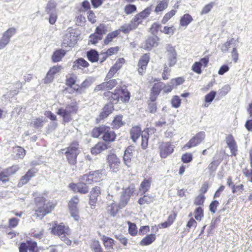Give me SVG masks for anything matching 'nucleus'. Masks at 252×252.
<instances>
[{"instance_id":"f257e3e1","label":"nucleus","mask_w":252,"mask_h":252,"mask_svg":"<svg viewBox=\"0 0 252 252\" xmlns=\"http://www.w3.org/2000/svg\"><path fill=\"white\" fill-rule=\"evenodd\" d=\"M34 202V214L40 219H42L45 216L51 213L57 205L56 201L48 200L43 196H38L35 198Z\"/></svg>"},{"instance_id":"f03ea898","label":"nucleus","mask_w":252,"mask_h":252,"mask_svg":"<svg viewBox=\"0 0 252 252\" xmlns=\"http://www.w3.org/2000/svg\"><path fill=\"white\" fill-rule=\"evenodd\" d=\"M91 135L92 137L95 138H98L101 136L103 142L107 143L108 145L114 142L117 137L116 133L111 129L110 126L103 125L95 126L92 130Z\"/></svg>"},{"instance_id":"7ed1b4c3","label":"nucleus","mask_w":252,"mask_h":252,"mask_svg":"<svg viewBox=\"0 0 252 252\" xmlns=\"http://www.w3.org/2000/svg\"><path fill=\"white\" fill-rule=\"evenodd\" d=\"M152 11L151 6L145 8L143 11L136 14L130 20L129 24L122 26V32L128 34L131 31L135 30L141 24L143 20L148 18Z\"/></svg>"},{"instance_id":"20e7f679","label":"nucleus","mask_w":252,"mask_h":252,"mask_svg":"<svg viewBox=\"0 0 252 252\" xmlns=\"http://www.w3.org/2000/svg\"><path fill=\"white\" fill-rule=\"evenodd\" d=\"M51 232L52 234L58 236L68 246L71 245L72 241L68 237L71 234L70 229L63 222L58 223L57 221H55L51 228Z\"/></svg>"},{"instance_id":"39448f33","label":"nucleus","mask_w":252,"mask_h":252,"mask_svg":"<svg viewBox=\"0 0 252 252\" xmlns=\"http://www.w3.org/2000/svg\"><path fill=\"white\" fill-rule=\"evenodd\" d=\"M80 153V145L77 140L71 142L65 149L64 155L66 160L70 165H75L77 162V157Z\"/></svg>"},{"instance_id":"423d86ee","label":"nucleus","mask_w":252,"mask_h":252,"mask_svg":"<svg viewBox=\"0 0 252 252\" xmlns=\"http://www.w3.org/2000/svg\"><path fill=\"white\" fill-rule=\"evenodd\" d=\"M129 134L130 138L134 143L136 142L139 137L141 136V148L143 149H146L148 147L149 139L148 128L142 131L139 126H133L129 130Z\"/></svg>"},{"instance_id":"0eeeda50","label":"nucleus","mask_w":252,"mask_h":252,"mask_svg":"<svg viewBox=\"0 0 252 252\" xmlns=\"http://www.w3.org/2000/svg\"><path fill=\"white\" fill-rule=\"evenodd\" d=\"M78 110V106L75 102L66 105L65 108L62 107L59 108L57 114L62 118L64 123H67L72 121V115L76 114Z\"/></svg>"},{"instance_id":"6e6552de","label":"nucleus","mask_w":252,"mask_h":252,"mask_svg":"<svg viewBox=\"0 0 252 252\" xmlns=\"http://www.w3.org/2000/svg\"><path fill=\"white\" fill-rule=\"evenodd\" d=\"M103 177L104 170L103 169H98L90 171L84 174L80 177V180L88 185H92L102 181L103 180Z\"/></svg>"},{"instance_id":"1a4fd4ad","label":"nucleus","mask_w":252,"mask_h":252,"mask_svg":"<svg viewBox=\"0 0 252 252\" xmlns=\"http://www.w3.org/2000/svg\"><path fill=\"white\" fill-rule=\"evenodd\" d=\"M77 42V35L76 34L75 30L72 28H69L67 29L64 33L61 46L63 48H72Z\"/></svg>"},{"instance_id":"9d476101","label":"nucleus","mask_w":252,"mask_h":252,"mask_svg":"<svg viewBox=\"0 0 252 252\" xmlns=\"http://www.w3.org/2000/svg\"><path fill=\"white\" fill-rule=\"evenodd\" d=\"M79 202L80 199L77 195L72 196L68 202L67 206L70 214L75 220H78L80 218L78 207Z\"/></svg>"},{"instance_id":"9b49d317","label":"nucleus","mask_w":252,"mask_h":252,"mask_svg":"<svg viewBox=\"0 0 252 252\" xmlns=\"http://www.w3.org/2000/svg\"><path fill=\"white\" fill-rule=\"evenodd\" d=\"M136 190L134 185H131L123 190L120 197L119 205L120 207H125L128 203L131 196L135 193Z\"/></svg>"},{"instance_id":"f8f14e48","label":"nucleus","mask_w":252,"mask_h":252,"mask_svg":"<svg viewBox=\"0 0 252 252\" xmlns=\"http://www.w3.org/2000/svg\"><path fill=\"white\" fill-rule=\"evenodd\" d=\"M205 136V133L204 131H200L197 133L183 146L182 149L186 150L198 146L203 141Z\"/></svg>"},{"instance_id":"ddd939ff","label":"nucleus","mask_w":252,"mask_h":252,"mask_svg":"<svg viewBox=\"0 0 252 252\" xmlns=\"http://www.w3.org/2000/svg\"><path fill=\"white\" fill-rule=\"evenodd\" d=\"M101 194V189L100 187L95 186L93 187L88 195L89 204L92 209H94L96 204L98 201V198Z\"/></svg>"},{"instance_id":"4468645a","label":"nucleus","mask_w":252,"mask_h":252,"mask_svg":"<svg viewBox=\"0 0 252 252\" xmlns=\"http://www.w3.org/2000/svg\"><path fill=\"white\" fill-rule=\"evenodd\" d=\"M158 149L160 157L165 158L173 153L174 147L171 142H162L159 143Z\"/></svg>"},{"instance_id":"2eb2a0df","label":"nucleus","mask_w":252,"mask_h":252,"mask_svg":"<svg viewBox=\"0 0 252 252\" xmlns=\"http://www.w3.org/2000/svg\"><path fill=\"white\" fill-rule=\"evenodd\" d=\"M16 29L11 27L8 28L2 33L0 39V50L3 49L9 44L10 38L16 34Z\"/></svg>"},{"instance_id":"dca6fc26","label":"nucleus","mask_w":252,"mask_h":252,"mask_svg":"<svg viewBox=\"0 0 252 252\" xmlns=\"http://www.w3.org/2000/svg\"><path fill=\"white\" fill-rule=\"evenodd\" d=\"M88 184L83 181L77 183H71L69 184V188L75 193L86 194L89 192V187Z\"/></svg>"},{"instance_id":"f3484780","label":"nucleus","mask_w":252,"mask_h":252,"mask_svg":"<svg viewBox=\"0 0 252 252\" xmlns=\"http://www.w3.org/2000/svg\"><path fill=\"white\" fill-rule=\"evenodd\" d=\"M106 160L109 167L112 172H117L120 170L121 160L116 154L110 153L108 155Z\"/></svg>"},{"instance_id":"a211bd4d","label":"nucleus","mask_w":252,"mask_h":252,"mask_svg":"<svg viewBox=\"0 0 252 252\" xmlns=\"http://www.w3.org/2000/svg\"><path fill=\"white\" fill-rule=\"evenodd\" d=\"M118 85L117 80L115 79H109L105 81L102 83L96 85L94 90V92L103 90H111L114 88Z\"/></svg>"},{"instance_id":"6ab92c4d","label":"nucleus","mask_w":252,"mask_h":252,"mask_svg":"<svg viewBox=\"0 0 252 252\" xmlns=\"http://www.w3.org/2000/svg\"><path fill=\"white\" fill-rule=\"evenodd\" d=\"M19 252H39V249L37 243L32 240H27L26 242H22L19 247Z\"/></svg>"},{"instance_id":"aec40b11","label":"nucleus","mask_w":252,"mask_h":252,"mask_svg":"<svg viewBox=\"0 0 252 252\" xmlns=\"http://www.w3.org/2000/svg\"><path fill=\"white\" fill-rule=\"evenodd\" d=\"M19 167L17 165H13L0 172V182L3 184L6 183L10 181V176L14 174Z\"/></svg>"},{"instance_id":"412c9836","label":"nucleus","mask_w":252,"mask_h":252,"mask_svg":"<svg viewBox=\"0 0 252 252\" xmlns=\"http://www.w3.org/2000/svg\"><path fill=\"white\" fill-rule=\"evenodd\" d=\"M150 59L149 53H145L140 57L137 65V71L139 74L142 75L146 72Z\"/></svg>"},{"instance_id":"4be33fe9","label":"nucleus","mask_w":252,"mask_h":252,"mask_svg":"<svg viewBox=\"0 0 252 252\" xmlns=\"http://www.w3.org/2000/svg\"><path fill=\"white\" fill-rule=\"evenodd\" d=\"M159 40L160 38L157 36H149L142 44V47L146 50H151L154 47L158 46Z\"/></svg>"},{"instance_id":"5701e85b","label":"nucleus","mask_w":252,"mask_h":252,"mask_svg":"<svg viewBox=\"0 0 252 252\" xmlns=\"http://www.w3.org/2000/svg\"><path fill=\"white\" fill-rule=\"evenodd\" d=\"M163 83L158 82L155 83L151 88L149 95V98L153 101L157 100L158 95L162 90V85Z\"/></svg>"},{"instance_id":"b1692460","label":"nucleus","mask_w":252,"mask_h":252,"mask_svg":"<svg viewBox=\"0 0 252 252\" xmlns=\"http://www.w3.org/2000/svg\"><path fill=\"white\" fill-rule=\"evenodd\" d=\"M36 172L37 170L35 169L32 168L29 169L24 176L21 177L17 184V187L21 188L27 184L31 178L35 176Z\"/></svg>"},{"instance_id":"393cba45","label":"nucleus","mask_w":252,"mask_h":252,"mask_svg":"<svg viewBox=\"0 0 252 252\" xmlns=\"http://www.w3.org/2000/svg\"><path fill=\"white\" fill-rule=\"evenodd\" d=\"M110 147V145L107 143L99 141L91 149V153L93 155L96 156Z\"/></svg>"},{"instance_id":"a878e982","label":"nucleus","mask_w":252,"mask_h":252,"mask_svg":"<svg viewBox=\"0 0 252 252\" xmlns=\"http://www.w3.org/2000/svg\"><path fill=\"white\" fill-rule=\"evenodd\" d=\"M226 143L229 147L231 155L236 156L237 154V145L232 134L228 135L225 138Z\"/></svg>"},{"instance_id":"bb28decb","label":"nucleus","mask_w":252,"mask_h":252,"mask_svg":"<svg viewBox=\"0 0 252 252\" xmlns=\"http://www.w3.org/2000/svg\"><path fill=\"white\" fill-rule=\"evenodd\" d=\"M103 95L107 100L113 104H117L119 101V89L117 88L113 92L107 91L104 93Z\"/></svg>"},{"instance_id":"cd10ccee","label":"nucleus","mask_w":252,"mask_h":252,"mask_svg":"<svg viewBox=\"0 0 252 252\" xmlns=\"http://www.w3.org/2000/svg\"><path fill=\"white\" fill-rule=\"evenodd\" d=\"M62 66L60 65H56L51 67L47 72L45 78V83H49L51 82L54 78V75L59 72L61 69Z\"/></svg>"},{"instance_id":"c85d7f7f","label":"nucleus","mask_w":252,"mask_h":252,"mask_svg":"<svg viewBox=\"0 0 252 252\" xmlns=\"http://www.w3.org/2000/svg\"><path fill=\"white\" fill-rule=\"evenodd\" d=\"M119 89V100L123 103H127L130 98V93L126 88L121 87L117 88Z\"/></svg>"},{"instance_id":"c756f323","label":"nucleus","mask_w":252,"mask_h":252,"mask_svg":"<svg viewBox=\"0 0 252 252\" xmlns=\"http://www.w3.org/2000/svg\"><path fill=\"white\" fill-rule=\"evenodd\" d=\"M152 183V178L151 177L144 179L139 186V192L142 194H145L150 189Z\"/></svg>"},{"instance_id":"7c9ffc66","label":"nucleus","mask_w":252,"mask_h":252,"mask_svg":"<svg viewBox=\"0 0 252 252\" xmlns=\"http://www.w3.org/2000/svg\"><path fill=\"white\" fill-rule=\"evenodd\" d=\"M114 110V107L112 104H107L103 107L102 111L99 113L97 120L99 121L106 118Z\"/></svg>"},{"instance_id":"2f4dec72","label":"nucleus","mask_w":252,"mask_h":252,"mask_svg":"<svg viewBox=\"0 0 252 252\" xmlns=\"http://www.w3.org/2000/svg\"><path fill=\"white\" fill-rule=\"evenodd\" d=\"M133 147L129 146L126 149L124 155V161L125 164L129 167L131 164V159L133 157Z\"/></svg>"},{"instance_id":"473e14b6","label":"nucleus","mask_w":252,"mask_h":252,"mask_svg":"<svg viewBox=\"0 0 252 252\" xmlns=\"http://www.w3.org/2000/svg\"><path fill=\"white\" fill-rule=\"evenodd\" d=\"M177 216V213L176 211L172 212L168 216L167 220L161 222L159 225L160 228H166L170 226L175 221Z\"/></svg>"},{"instance_id":"72a5a7b5","label":"nucleus","mask_w":252,"mask_h":252,"mask_svg":"<svg viewBox=\"0 0 252 252\" xmlns=\"http://www.w3.org/2000/svg\"><path fill=\"white\" fill-rule=\"evenodd\" d=\"M66 53V51L62 49L56 50L53 53L51 59L53 63L60 62Z\"/></svg>"},{"instance_id":"f704fd0d","label":"nucleus","mask_w":252,"mask_h":252,"mask_svg":"<svg viewBox=\"0 0 252 252\" xmlns=\"http://www.w3.org/2000/svg\"><path fill=\"white\" fill-rule=\"evenodd\" d=\"M143 195L140 197L138 200V203L141 205H149L153 203L155 200V196L149 194H143Z\"/></svg>"},{"instance_id":"c9c22d12","label":"nucleus","mask_w":252,"mask_h":252,"mask_svg":"<svg viewBox=\"0 0 252 252\" xmlns=\"http://www.w3.org/2000/svg\"><path fill=\"white\" fill-rule=\"evenodd\" d=\"M89 66V63L85 60L82 58H78L74 61L72 65L73 70H78L79 69H83L84 68L88 67Z\"/></svg>"},{"instance_id":"e433bc0d","label":"nucleus","mask_w":252,"mask_h":252,"mask_svg":"<svg viewBox=\"0 0 252 252\" xmlns=\"http://www.w3.org/2000/svg\"><path fill=\"white\" fill-rule=\"evenodd\" d=\"M156 235L155 234H150L147 235L141 239L139 244L141 246H147L152 244L156 240Z\"/></svg>"},{"instance_id":"4c0bfd02","label":"nucleus","mask_w":252,"mask_h":252,"mask_svg":"<svg viewBox=\"0 0 252 252\" xmlns=\"http://www.w3.org/2000/svg\"><path fill=\"white\" fill-rule=\"evenodd\" d=\"M89 85V82L88 80H85L80 85L78 84L76 85L73 87V90H71L69 93L73 94L74 93H77L81 94L84 92V89L88 87Z\"/></svg>"},{"instance_id":"58836bf2","label":"nucleus","mask_w":252,"mask_h":252,"mask_svg":"<svg viewBox=\"0 0 252 252\" xmlns=\"http://www.w3.org/2000/svg\"><path fill=\"white\" fill-rule=\"evenodd\" d=\"M101 240L106 249L111 250L113 249L115 245V241L113 239L103 235L101 236Z\"/></svg>"},{"instance_id":"ea45409f","label":"nucleus","mask_w":252,"mask_h":252,"mask_svg":"<svg viewBox=\"0 0 252 252\" xmlns=\"http://www.w3.org/2000/svg\"><path fill=\"white\" fill-rule=\"evenodd\" d=\"M121 32H122V26L120 27L119 29L115 30L107 34L105 39H104V44L106 45L108 44L109 43L112 41L114 38L117 37L120 34Z\"/></svg>"},{"instance_id":"a19ab883","label":"nucleus","mask_w":252,"mask_h":252,"mask_svg":"<svg viewBox=\"0 0 252 252\" xmlns=\"http://www.w3.org/2000/svg\"><path fill=\"white\" fill-rule=\"evenodd\" d=\"M77 76L74 74H70L66 76L65 84L68 88L73 90V87L76 85Z\"/></svg>"},{"instance_id":"79ce46f5","label":"nucleus","mask_w":252,"mask_h":252,"mask_svg":"<svg viewBox=\"0 0 252 252\" xmlns=\"http://www.w3.org/2000/svg\"><path fill=\"white\" fill-rule=\"evenodd\" d=\"M123 118L122 115H118L114 117L111 123V126L113 129H118L125 125V123L123 121Z\"/></svg>"},{"instance_id":"37998d69","label":"nucleus","mask_w":252,"mask_h":252,"mask_svg":"<svg viewBox=\"0 0 252 252\" xmlns=\"http://www.w3.org/2000/svg\"><path fill=\"white\" fill-rule=\"evenodd\" d=\"M221 161L220 159H216L213 160L210 163L207 168L210 175H212L214 174Z\"/></svg>"},{"instance_id":"c03bdc74","label":"nucleus","mask_w":252,"mask_h":252,"mask_svg":"<svg viewBox=\"0 0 252 252\" xmlns=\"http://www.w3.org/2000/svg\"><path fill=\"white\" fill-rule=\"evenodd\" d=\"M90 247L93 252H102L103 251L100 242L96 239L91 240Z\"/></svg>"},{"instance_id":"a18cd8bd","label":"nucleus","mask_w":252,"mask_h":252,"mask_svg":"<svg viewBox=\"0 0 252 252\" xmlns=\"http://www.w3.org/2000/svg\"><path fill=\"white\" fill-rule=\"evenodd\" d=\"M193 18L189 14H185L181 17L180 20V25L181 27H187L192 21Z\"/></svg>"},{"instance_id":"49530a36","label":"nucleus","mask_w":252,"mask_h":252,"mask_svg":"<svg viewBox=\"0 0 252 252\" xmlns=\"http://www.w3.org/2000/svg\"><path fill=\"white\" fill-rule=\"evenodd\" d=\"M87 57L89 61L92 63L97 62L99 59L98 52L94 50L91 49L87 52Z\"/></svg>"},{"instance_id":"de8ad7c7","label":"nucleus","mask_w":252,"mask_h":252,"mask_svg":"<svg viewBox=\"0 0 252 252\" xmlns=\"http://www.w3.org/2000/svg\"><path fill=\"white\" fill-rule=\"evenodd\" d=\"M168 6V0H162L159 1L158 4H157L155 9V12L156 13H158L159 12H162L165 10Z\"/></svg>"},{"instance_id":"09e8293b","label":"nucleus","mask_w":252,"mask_h":252,"mask_svg":"<svg viewBox=\"0 0 252 252\" xmlns=\"http://www.w3.org/2000/svg\"><path fill=\"white\" fill-rule=\"evenodd\" d=\"M250 160L251 169L245 168L243 170V173L245 177L251 178L250 181L252 183V148L250 151Z\"/></svg>"},{"instance_id":"8fccbe9b","label":"nucleus","mask_w":252,"mask_h":252,"mask_svg":"<svg viewBox=\"0 0 252 252\" xmlns=\"http://www.w3.org/2000/svg\"><path fill=\"white\" fill-rule=\"evenodd\" d=\"M127 224L128 225V232L129 235L133 237L136 236L138 234V229L136 224L129 221H127Z\"/></svg>"},{"instance_id":"3c124183","label":"nucleus","mask_w":252,"mask_h":252,"mask_svg":"<svg viewBox=\"0 0 252 252\" xmlns=\"http://www.w3.org/2000/svg\"><path fill=\"white\" fill-rule=\"evenodd\" d=\"M106 26L104 24H100L95 28L94 32L102 38L107 32Z\"/></svg>"},{"instance_id":"603ef678","label":"nucleus","mask_w":252,"mask_h":252,"mask_svg":"<svg viewBox=\"0 0 252 252\" xmlns=\"http://www.w3.org/2000/svg\"><path fill=\"white\" fill-rule=\"evenodd\" d=\"M176 12L177 11L176 10L172 9L165 13L161 20V23L163 24H166L167 22L176 14Z\"/></svg>"},{"instance_id":"864d4df0","label":"nucleus","mask_w":252,"mask_h":252,"mask_svg":"<svg viewBox=\"0 0 252 252\" xmlns=\"http://www.w3.org/2000/svg\"><path fill=\"white\" fill-rule=\"evenodd\" d=\"M194 218L196 220L200 221L204 217V210L201 207H197L194 211Z\"/></svg>"},{"instance_id":"5fc2aeb1","label":"nucleus","mask_w":252,"mask_h":252,"mask_svg":"<svg viewBox=\"0 0 252 252\" xmlns=\"http://www.w3.org/2000/svg\"><path fill=\"white\" fill-rule=\"evenodd\" d=\"M156 100L153 101L151 99L148 100V109L151 113H155L157 111V104Z\"/></svg>"},{"instance_id":"6e6d98bb","label":"nucleus","mask_w":252,"mask_h":252,"mask_svg":"<svg viewBox=\"0 0 252 252\" xmlns=\"http://www.w3.org/2000/svg\"><path fill=\"white\" fill-rule=\"evenodd\" d=\"M137 11V7L135 5L128 4L124 7V12L126 15H129Z\"/></svg>"},{"instance_id":"4d7b16f0","label":"nucleus","mask_w":252,"mask_h":252,"mask_svg":"<svg viewBox=\"0 0 252 252\" xmlns=\"http://www.w3.org/2000/svg\"><path fill=\"white\" fill-rule=\"evenodd\" d=\"M193 159V156L191 153H186L181 156V160L184 163L190 162Z\"/></svg>"},{"instance_id":"13d9d810","label":"nucleus","mask_w":252,"mask_h":252,"mask_svg":"<svg viewBox=\"0 0 252 252\" xmlns=\"http://www.w3.org/2000/svg\"><path fill=\"white\" fill-rule=\"evenodd\" d=\"M57 6L56 2L53 0H49L47 4L45 11L48 14H50L52 10L56 9Z\"/></svg>"},{"instance_id":"bf43d9fd","label":"nucleus","mask_w":252,"mask_h":252,"mask_svg":"<svg viewBox=\"0 0 252 252\" xmlns=\"http://www.w3.org/2000/svg\"><path fill=\"white\" fill-rule=\"evenodd\" d=\"M172 106L175 108H179L181 104V99L178 95H174L171 100Z\"/></svg>"},{"instance_id":"052dcab7","label":"nucleus","mask_w":252,"mask_h":252,"mask_svg":"<svg viewBox=\"0 0 252 252\" xmlns=\"http://www.w3.org/2000/svg\"><path fill=\"white\" fill-rule=\"evenodd\" d=\"M102 39L101 37L95 33L94 32V33L91 34L89 36V43L92 44H95L99 42Z\"/></svg>"},{"instance_id":"680f3d73","label":"nucleus","mask_w":252,"mask_h":252,"mask_svg":"<svg viewBox=\"0 0 252 252\" xmlns=\"http://www.w3.org/2000/svg\"><path fill=\"white\" fill-rule=\"evenodd\" d=\"M205 197L202 194H199L197 196L194 201V205L195 206L203 205L205 202Z\"/></svg>"},{"instance_id":"e2e57ef3","label":"nucleus","mask_w":252,"mask_h":252,"mask_svg":"<svg viewBox=\"0 0 252 252\" xmlns=\"http://www.w3.org/2000/svg\"><path fill=\"white\" fill-rule=\"evenodd\" d=\"M216 94V92L214 91H211L209 93L205 95L204 97L205 102L208 103H211L215 98Z\"/></svg>"},{"instance_id":"0e129e2a","label":"nucleus","mask_w":252,"mask_h":252,"mask_svg":"<svg viewBox=\"0 0 252 252\" xmlns=\"http://www.w3.org/2000/svg\"><path fill=\"white\" fill-rule=\"evenodd\" d=\"M125 63V59L123 58H120L116 61V63L112 66L119 70L123 67Z\"/></svg>"},{"instance_id":"69168bd1","label":"nucleus","mask_w":252,"mask_h":252,"mask_svg":"<svg viewBox=\"0 0 252 252\" xmlns=\"http://www.w3.org/2000/svg\"><path fill=\"white\" fill-rule=\"evenodd\" d=\"M214 2H211L205 5L201 11V14H205L209 13L215 5Z\"/></svg>"},{"instance_id":"338daca9","label":"nucleus","mask_w":252,"mask_h":252,"mask_svg":"<svg viewBox=\"0 0 252 252\" xmlns=\"http://www.w3.org/2000/svg\"><path fill=\"white\" fill-rule=\"evenodd\" d=\"M185 82V79L183 77H179L172 79L170 83L172 84L174 87L182 84Z\"/></svg>"},{"instance_id":"774afa93","label":"nucleus","mask_w":252,"mask_h":252,"mask_svg":"<svg viewBox=\"0 0 252 252\" xmlns=\"http://www.w3.org/2000/svg\"><path fill=\"white\" fill-rule=\"evenodd\" d=\"M201 64L198 62H195L192 65L191 69L196 73L200 74L202 73Z\"/></svg>"}]
</instances>
